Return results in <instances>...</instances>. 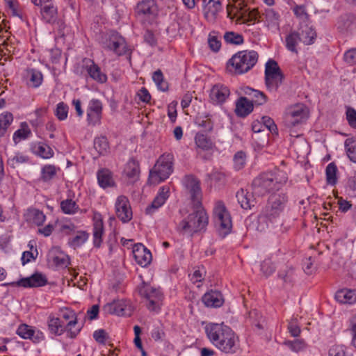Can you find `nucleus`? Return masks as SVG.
I'll use <instances>...</instances> for the list:
<instances>
[{"mask_svg":"<svg viewBox=\"0 0 356 356\" xmlns=\"http://www.w3.org/2000/svg\"><path fill=\"white\" fill-rule=\"evenodd\" d=\"M245 92L252 98L250 102H252V104H255L256 105H263L267 101L266 96L264 92L261 91L254 90L250 88H247Z\"/></svg>","mask_w":356,"mask_h":356,"instance_id":"nucleus-46","label":"nucleus"},{"mask_svg":"<svg viewBox=\"0 0 356 356\" xmlns=\"http://www.w3.org/2000/svg\"><path fill=\"white\" fill-rule=\"evenodd\" d=\"M208 224V216L201 206L193 205V209L186 216L183 215L182 220L177 227L178 232L183 235L193 236L201 231Z\"/></svg>","mask_w":356,"mask_h":356,"instance_id":"nucleus-4","label":"nucleus"},{"mask_svg":"<svg viewBox=\"0 0 356 356\" xmlns=\"http://www.w3.org/2000/svg\"><path fill=\"white\" fill-rule=\"evenodd\" d=\"M115 210L117 217L124 223L132 219L133 213L128 197L125 195H119L115 203Z\"/></svg>","mask_w":356,"mask_h":356,"instance_id":"nucleus-15","label":"nucleus"},{"mask_svg":"<svg viewBox=\"0 0 356 356\" xmlns=\"http://www.w3.org/2000/svg\"><path fill=\"white\" fill-rule=\"evenodd\" d=\"M259 55L251 50L240 51L227 62V70L234 74H243L250 71L257 63Z\"/></svg>","mask_w":356,"mask_h":356,"instance_id":"nucleus-8","label":"nucleus"},{"mask_svg":"<svg viewBox=\"0 0 356 356\" xmlns=\"http://www.w3.org/2000/svg\"><path fill=\"white\" fill-rule=\"evenodd\" d=\"M284 344L291 351L298 353L303 350L306 347V343L302 339H294L293 341L286 340Z\"/></svg>","mask_w":356,"mask_h":356,"instance_id":"nucleus-56","label":"nucleus"},{"mask_svg":"<svg viewBox=\"0 0 356 356\" xmlns=\"http://www.w3.org/2000/svg\"><path fill=\"white\" fill-rule=\"evenodd\" d=\"M102 115V104L98 99L89 102L87 108V121L89 125L95 126L101 122Z\"/></svg>","mask_w":356,"mask_h":356,"instance_id":"nucleus-18","label":"nucleus"},{"mask_svg":"<svg viewBox=\"0 0 356 356\" xmlns=\"http://www.w3.org/2000/svg\"><path fill=\"white\" fill-rule=\"evenodd\" d=\"M93 243L95 247H99L104 235V222L102 215L98 212H94L93 218Z\"/></svg>","mask_w":356,"mask_h":356,"instance_id":"nucleus-28","label":"nucleus"},{"mask_svg":"<svg viewBox=\"0 0 356 356\" xmlns=\"http://www.w3.org/2000/svg\"><path fill=\"white\" fill-rule=\"evenodd\" d=\"M172 154H163L161 155L149 172L148 179L149 184L156 185L168 178L172 172Z\"/></svg>","mask_w":356,"mask_h":356,"instance_id":"nucleus-9","label":"nucleus"},{"mask_svg":"<svg viewBox=\"0 0 356 356\" xmlns=\"http://www.w3.org/2000/svg\"><path fill=\"white\" fill-rule=\"evenodd\" d=\"M3 1L6 8L10 10L13 16L22 19L23 13L18 0Z\"/></svg>","mask_w":356,"mask_h":356,"instance_id":"nucleus-49","label":"nucleus"},{"mask_svg":"<svg viewBox=\"0 0 356 356\" xmlns=\"http://www.w3.org/2000/svg\"><path fill=\"white\" fill-rule=\"evenodd\" d=\"M208 224V216L201 206L193 205V209L186 216L183 215L182 220L177 227L178 232L183 235L193 236L201 231Z\"/></svg>","mask_w":356,"mask_h":356,"instance_id":"nucleus-5","label":"nucleus"},{"mask_svg":"<svg viewBox=\"0 0 356 356\" xmlns=\"http://www.w3.org/2000/svg\"><path fill=\"white\" fill-rule=\"evenodd\" d=\"M213 216L216 226L222 235H227L231 231L232 223L229 213L224 203L218 201L213 208Z\"/></svg>","mask_w":356,"mask_h":356,"instance_id":"nucleus-11","label":"nucleus"},{"mask_svg":"<svg viewBox=\"0 0 356 356\" xmlns=\"http://www.w3.org/2000/svg\"><path fill=\"white\" fill-rule=\"evenodd\" d=\"M223 38L225 42L229 44L238 45L243 43V35L233 31L226 32Z\"/></svg>","mask_w":356,"mask_h":356,"instance_id":"nucleus-57","label":"nucleus"},{"mask_svg":"<svg viewBox=\"0 0 356 356\" xmlns=\"http://www.w3.org/2000/svg\"><path fill=\"white\" fill-rule=\"evenodd\" d=\"M27 161V156L21 153H16L8 159L7 163L12 168H15L17 165L26 163Z\"/></svg>","mask_w":356,"mask_h":356,"instance_id":"nucleus-61","label":"nucleus"},{"mask_svg":"<svg viewBox=\"0 0 356 356\" xmlns=\"http://www.w3.org/2000/svg\"><path fill=\"white\" fill-rule=\"evenodd\" d=\"M97 178L99 186L104 189L115 186L113 172L107 168L99 170L97 172Z\"/></svg>","mask_w":356,"mask_h":356,"instance_id":"nucleus-31","label":"nucleus"},{"mask_svg":"<svg viewBox=\"0 0 356 356\" xmlns=\"http://www.w3.org/2000/svg\"><path fill=\"white\" fill-rule=\"evenodd\" d=\"M208 224V216L201 206L193 205V209L186 216L183 215L182 220L177 227L178 232L183 235L193 236L201 231Z\"/></svg>","mask_w":356,"mask_h":356,"instance_id":"nucleus-6","label":"nucleus"},{"mask_svg":"<svg viewBox=\"0 0 356 356\" xmlns=\"http://www.w3.org/2000/svg\"><path fill=\"white\" fill-rule=\"evenodd\" d=\"M242 4V2H238L235 5L234 17L241 20L242 23H254L260 17L258 10L255 8L251 10Z\"/></svg>","mask_w":356,"mask_h":356,"instance_id":"nucleus-16","label":"nucleus"},{"mask_svg":"<svg viewBox=\"0 0 356 356\" xmlns=\"http://www.w3.org/2000/svg\"><path fill=\"white\" fill-rule=\"evenodd\" d=\"M170 188L168 186H163L160 188L157 195L152 204L145 209L147 214H152L155 210L161 207L169 197Z\"/></svg>","mask_w":356,"mask_h":356,"instance_id":"nucleus-30","label":"nucleus"},{"mask_svg":"<svg viewBox=\"0 0 356 356\" xmlns=\"http://www.w3.org/2000/svg\"><path fill=\"white\" fill-rule=\"evenodd\" d=\"M136 12L143 19H154L158 13L157 6L154 0H143L138 3Z\"/></svg>","mask_w":356,"mask_h":356,"instance_id":"nucleus-19","label":"nucleus"},{"mask_svg":"<svg viewBox=\"0 0 356 356\" xmlns=\"http://www.w3.org/2000/svg\"><path fill=\"white\" fill-rule=\"evenodd\" d=\"M349 330L352 336L351 343L356 350V315L350 319Z\"/></svg>","mask_w":356,"mask_h":356,"instance_id":"nucleus-64","label":"nucleus"},{"mask_svg":"<svg viewBox=\"0 0 356 356\" xmlns=\"http://www.w3.org/2000/svg\"><path fill=\"white\" fill-rule=\"evenodd\" d=\"M337 168L334 163H329L325 169L326 181L330 185L334 186L337 181Z\"/></svg>","mask_w":356,"mask_h":356,"instance_id":"nucleus-51","label":"nucleus"},{"mask_svg":"<svg viewBox=\"0 0 356 356\" xmlns=\"http://www.w3.org/2000/svg\"><path fill=\"white\" fill-rule=\"evenodd\" d=\"M195 143L197 148L203 151L210 150L213 147L211 140L207 135L202 133H197L195 135Z\"/></svg>","mask_w":356,"mask_h":356,"instance_id":"nucleus-44","label":"nucleus"},{"mask_svg":"<svg viewBox=\"0 0 356 356\" xmlns=\"http://www.w3.org/2000/svg\"><path fill=\"white\" fill-rule=\"evenodd\" d=\"M104 310L108 314L118 316H129L131 314L130 307L124 300L108 303L104 307Z\"/></svg>","mask_w":356,"mask_h":356,"instance_id":"nucleus-26","label":"nucleus"},{"mask_svg":"<svg viewBox=\"0 0 356 356\" xmlns=\"http://www.w3.org/2000/svg\"><path fill=\"white\" fill-rule=\"evenodd\" d=\"M27 84L33 88L39 87L42 82L43 76L42 73L34 69L26 70Z\"/></svg>","mask_w":356,"mask_h":356,"instance_id":"nucleus-42","label":"nucleus"},{"mask_svg":"<svg viewBox=\"0 0 356 356\" xmlns=\"http://www.w3.org/2000/svg\"><path fill=\"white\" fill-rule=\"evenodd\" d=\"M33 152L42 159H48L54 156V151L48 145L39 143L34 145Z\"/></svg>","mask_w":356,"mask_h":356,"instance_id":"nucleus-45","label":"nucleus"},{"mask_svg":"<svg viewBox=\"0 0 356 356\" xmlns=\"http://www.w3.org/2000/svg\"><path fill=\"white\" fill-rule=\"evenodd\" d=\"M13 120V117L11 113L5 112L0 115V138L4 135Z\"/></svg>","mask_w":356,"mask_h":356,"instance_id":"nucleus-52","label":"nucleus"},{"mask_svg":"<svg viewBox=\"0 0 356 356\" xmlns=\"http://www.w3.org/2000/svg\"><path fill=\"white\" fill-rule=\"evenodd\" d=\"M152 79L159 90L163 92L168 90V84L167 81L164 80L163 73L160 70H158L154 72Z\"/></svg>","mask_w":356,"mask_h":356,"instance_id":"nucleus-54","label":"nucleus"},{"mask_svg":"<svg viewBox=\"0 0 356 356\" xmlns=\"http://www.w3.org/2000/svg\"><path fill=\"white\" fill-rule=\"evenodd\" d=\"M42 18L48 23L55 22L57 15V8L51 1L40 10Z\"/></svg>","mask_w":356,"mask_h":356,"instance_id":"nucleus-40","label":"nucleus"},{"mask_svg":"<svg viewBox=\"0 0 356 356\" xmlns=\"http://www.w3.org/2000/svg\"><path fill=\"white\" fill-rule=\"evenodd\" d=\"M299 42H301V40L297 31H291L285 38L286 47L293 53L298 54L297 46Z\"/></svg>","mask_w":356,"mask_h":356,"instance_id":"nucleus-41","label":"nucleus"},{"mask_svg":"<svg viewBox=\"0 0 356 356\" xmlns=\"http://www.w3.org/2000/svg\"><path fill=\"white\" fill-rule=\"evenodd\" d=\"M309 118V110L303 104H296L289 106L285 111L286 126L292 128L305 122Z\"/></svg>","mask_w":356,"mask_h":356,"instance_id":"nucleus-10","label":"nucleus"},{"mask_svg":"<svg viewBox=\"0 0 356 356\" xmlns=\"http://www.w3.org/2000/svg\"><path fill=\"white\" fill-rule=\"evenodd\" d=\"M105 47L118 55H123L128 51L125 40L118 33H112L105 43Z\"/></svg>","mask_w":356,"mask_h":356,"instance_id":"nucleus-21","label":"nucleus"},{"mask_svg":"<svg viewBox=\"0 0 356 356\" xmlns=\"http://www.w3.org/2000/svg\"><path fill=\"white\" fill-rule=\"evenodd\" d=\"M55 225H57V228L60 233L64 234L65 235H70L76 230V226L74 223L70 222H55Z\"/></svg>","mask_w":356,"mask_h":356,"instance_id":"nucleus-59","label":"nucleus"},{"mask_svg":"<svg viewBox=\"0 0 356 356\" xmlns=\"http://www.w3.org/2000/svg\"><path fill=\"white\" fill-rule=\"evenodd\" d=\"M56 174V168L54 165H47L42 169V179L48 181L52 179Z\"/></svg>","mask_w":356,"mask_h":356,"instance_id":"nucleus-60","label":"nucleus"},{"mask_svg":"<svg viewBox=\"0 0 356 356\" xmlns=\"http://www.w3.org/2000/svg\"><path fill=\"white\" fill-rule=\"evenodd\" d=\"M140 294L147 300V307L149 310L158 312L162 305L163 295L156 289L147 284H144L139 289Z\"/></svg>","mask_w":356,"mask_h":356,"instance_id":"nucleus-13","label":"nucleus"},{"mask_svg":"<svg viewBox=\"0 0 356 356\" xmlns=\"http://www.w3.org/2000/svg\"><path fill=\"white\" fill-rule=\"evenodd\" d=\"M133 255L136 263L142 267L147 266L152 261L150 251L140 243L134 246Z\"/></svg>","mask_w":356,"mask_h":356,"instance_id":"nucleus-23","label":"nucleus"},{"mask_svg":"<svg viewBox=\"0 0 356 356\" xmlns=\"http://www.w3.org/2000/svg\"><path fill=\"white\" fill-rule=\"evenodd\" d=\"M68 113V106L63 102L57 104L55 111V115L60 120H64L67 118Z\"/></svg>","mask_w":356,"mask_h":356,"instance_id":"nucleus-63","label":"nucleus"},{"mask_svg":"<svg viewBox=\"0 0 356 356\" xmlns=\"http://www.w3.org/2000/svg\"><path fill=\"white\" fill-rule=\"evenodd\" d=\"M253 111V104L247 97L239 98L236 103L235 113L238 116L245 117Z\"/></svg>","mask_w":356,"mask_h":356,"instance_id":"nucleus-34","label":"nucleus"},{"mask_svg":"<svg viewBox=\"0 0 356 356\" xmlns=\"http://www.w3.org/2000/svg\"><path fill=\"white\" fill-rule=\"evenodd\" d=\"M75 234V236L68 241V245L73 249H76L83 245L89 237V234L86 231L79 230L76 232Z\"/></svg>","mask_w":356,"mask_h":356,"instance_id":"nucleus-43","label":"nucleus"},{"mask_svg":"<svg viewBox=\"0 0 356 356\" xmlns=\"http://www.w3.org/2000/svg\"><path fill=\"white\" fill-rule=\"evenodd\" d=\"M31 134V130L26 123H22L21 128L17 130L13 134V140L18 143L22 140L26 139Z\"/></svg>","mask_w":356,"mask_h":356,"instance_id":"nucleus-53","label":"nucleus"},{"mask_svg":"<svg viewBox=\"0 0 356 356\" xmlns=\"http://www.w3.org/2000/svg\"><path fill=\"white\" fill-rule=\"evenodd\" d=\"M284 194H274L270 197L268 203L262 210L258 218L257 229L264 231L268 226V222L274 223L282 213L286 202Z\"/></svg>","mask_w":356,"mask_h":356,"instance_id":"nucleus-7","label":"nucleus"},{"mask_svg":"<svg viewBox=\"0 0 356 356\" xmlns=\"http://www.w3.org/2000/svg\"><path fill=\"white\" fill-rule=\"evenodd\" d=\"M280 69L277 63L273 60H269L265 66V76L280 73Z\"/></svg>","mask_w":356,"mask_h":356,"instance_id":"nucleus-62","label":"nucleus"},{"mask_svg":"<svg viewBox=\"0 0 356 356\" xmlns=\"http://www.w3.org/2000/svg\"><path fill=\"white\" fill-rule=\"evenodd\" d=\"M94 147L99 154H104L108 149V143L104 136L96 138L94 140Z\"/></svg>","mask_w":356,"mask_h":356,"instance_id":"nucleus-58","label":"nucleus"},{"mask_svg":"<svg viewBox=\"0 0 356 356\" xmlns=\"http://www.w3.org/2000/svg\"><path fill=\"white\" fill-rule=\"evenodd\" d=\"M335 298L342 304H353L356 302V291L355 290L343 289L336 293Z\"/></svg>","mask_w":356,"mask_h":356,"instance_id":"nucleus-38","label":"nucleus"},{"mask_svg":"<svg viewBox=\"0 0 356 356\" xmlns=\"http://www.w3.org/2000/svg\"><path fill=\"white\" fill-rule=\"evenodd\" d=\"M47 260L56 267L66 268L70 264V258L59 247H53L48 252Z\"/></svg>","mask_w":356,"mask_h":356,"instance_id":"nucleus-22","label":"nucleus"},{"mask_svg":"<svg viewBox=\"0 0 356 356\" xmlns=\"http://www.w3.org/2000/svg\"><path fill=\"white\" fill-rule=\"evenodd\" d=\"M283 75L282 72L266 76V84L268 90H276L282 83Z\"/></svg>","mask_w":356,"mask_h":356,"instance_id":"nucleus-48","label":"nucleus"},{"mask_svg":"<svg viewBox=\"0 0 356 356\" xmlns=\"http://www.w3.org/2000/svg\"><path fill=\"white\" fill-rule=\"evenodd\" d=\"M286 172L275 169L273 171L264 172L253 181L254 192L264 195L266 193L279 191L287 181Z\"/></svg>","mask_w":356,"mask_h":356,"instance_id":"nucleus-2","label":"nucleus"},{"mask_svg":"<svg viewBox=\"0 0 356 356\" xmlns=\"http://www.w3.org/2000/svg\"><path fill=\"white\" fill-rule=\"evenodd\" d=\"M182 183L193 205L201 206L202 192L200 180L193 175H188L184 177Z\"/></svg>","mask_w":356,"mask_h":356,"instance_id":"nucleus-12","label":"nucleus"},{"mask_svg":"<svg viewBox=\"0 0 356 356\" xmlns=\"http://www.w3.org/2000/svg\"><path fill=\"white\" fill-rule=\"evenodd\" d=\"M27 218L37 226H41L45 221L46 216L42 211L36 209H31L28 210Z\"/></svg>","mask_w":356,"mask_h":356,"instance_id":"nucleus-47","label":"nucleus"},{"mask_svg":"<svg viewBox=\"0 0 356 356\" xmlns=\"http://www.w3.org/2000/svg\"><path fill=\"white\" fill-rule=\"evenodd\" d=\"M208 224V216L201 206L193 205V209L186 216L183 215L182 220L177 227L178 232L183 235L193 236L201 231Z\"/></svg>","mask_w":356,"mask_h":356,"instance_id":"nucleus-3","label":"nucleus"},{"mask_svg":"<svg viewBox=\"0 0 356 356\" xmlns=\"http://www.w3.org/2000/svg\"><path fill=\"white\" fill-rule=\"evenodd\" d=\"M47 282V278L41 273H35L31 277L21 279L17 282H12V286H21L24 287H39L44 286Z\"/></svg>","mask_w":356,"mask_h":356,"instance_id":"nucleus-24","label":"nucleus"},{"mask_svg":"<svg viewBox=\"0 0 356 356\" xmlns=\"http://www.w3.org/2000/svg\"><path fill=\"white\" fill-rule=\"evenodd\" d=\"M230 95V90L227 86L218 83L214 85L210 91V99L214 104H222L226 101Z\"/></svg>","mask_w":356,"mask_h":356,"instance_id":"nucleus-27","label":"nucleus"},{"mask_svg":"<svg viewBox=\"0 0 356 356\" xmlns=\"http://www.w3.org/2000/svg\"><path fill=\"white\" fill-rule=\"evenodd\" d=\"M60 208L64 213L69 215L76 213L79 209L76 202L71 199L63 200L60 203Z\"/></svg>","mask_w":356,"mask_h":356,"instance_id":"nucleus-50","label":"nucleus"},{"mask_svg":"<svg viewBox=\"0 0 356 356\" xmlns=\"http://www.w3.org/2000/svg\"><path fill=\"white\" fill-rule=\"evenodd\" d=\"M345 147L350 160L356 163V140L347 138L345 140Z\"/></svg>","mask_w":356,"mask_h":356,"instance_id":"nucleus-55","label":"nucleus"},{"mask_svg":"<svg viewBox=\"0 0 356 356\" xmlns=\"http://www.w3.org/2000/svg\"><path fill=\"white\" fill-rule=\"evenodd\" d=\"M236 198L241 207L244 209H249L254 204V197L251 193L241 189L236 193Z\"/></svg>","mask_w":356,"mask_h":356,"instance_id":"nucleus-39","label":"nucleus"},{"mask_svg":"<svg viewBox=\"0 0 356 356\" xmlns=\"http://www.w3.org/2000/svg\"><path fill=\"white\" fill-rule=\"evenodd\" d=\"M265 23L267 26L273 30L277 31L280 27V15L273 8H267L264 13Z\"/></svg>","mask_w":356,"mask_h":356,"instance_id":"nucleus-37","label":"nucleus"},{"mask_svg":"<svg viewBox=\"0 0 356 356\" xmlns=\"http://www.w3.org/2000/svg\"><path fill=\"white\" fill-rule=\"evenodd\" d=\"M61 317L68 321L66 325L67 336L71 339L76 337L80 332V328L74 329L77 324V319L75 312L69 308H63L60 310Z\"/></svg>","mask_w":356,"mask_h":356,"instance_id":"nucleus-20","label":"nucleus"},{"mask_svg":"<svg viewBox=\"0 0 356 356\" xmlns=\"http://www.w3.org/2000/svg\"><path fill=\"white\" fill-rule=\"evenodd\" d=\"M124 174L131 182H135L138 179L140 175L138 163L133 159H129L125 165Z\"/></svg>","mask_w":356,"mask_h":356,"instance_id":"nucleus-35","label":"nucleus"},{"mask_svg":"<svg viewBox=\"0 0 356 356\" xmlns=\"http://www.w3.org/2000/svg\"><path fill=\"white\" fill-rule=\"evenodd\" d=\"M205 332L210 342L223 353L234 354L240 349L238 336L223 323L207 324Z\"/></svg>","mask_w":356,"mask_h":356,"instance_id":"nucleus-1","label":"nucleus"},{"mask_svg":"<svg viewBox=\"0 0 356 356\" xmlns=\"http://www.w3.org/2000/svg\"><path fill=\"white\" fill-rule=\"evenodd\" d=\"M300 35L301 42L305 45H309L314 42L316 33L312 26L307 24H302L297 30Z\"/></svg>","mask_w":356,"mask_h":356,"instance_id":"nucleus-32","label":"nucleus"},{"mask_svg":"<svg viewBox=\"0 0 356 356\" xmlns=\"http://www.w3.org/2000/svg\"><path fill=\"white\" fill-rule=\"evenodd\" d=\"M17 334L20 337L25 339H31L35 343H39L44 339L42 332L39 330L35 331L26 324L20 325L17 330Z\"/></svg>","mask_w":356,"mask_h":356,"instance_id":"nucleus-25","label":"nucleus"},{"mask_svg":"<svg viewBox=\"0 0 356 356\" xmlns=\"http://www.w3.org/2000/svg\"><path fill=\"white\" fill-rule=\"evenodd\" d=\"M170 188L168 186H163L160 188L157 195L152 204L145 209L147 214H152L155 210L161 207L169 197Z\"/></svg>","mask_w":356,"mask_h":356,"instance_id":"nucleus-29","label":"nucleus"},{"mask_svg":"<svg viewBox=\"0 0 356 356\" xmlns=\"http://www.w3.org/2000/svg\"><path fill=\"white\" fill-rule=\"evenodd\" d=\"M47 325L50 332L56 336H60L67 331L66 325L63 324L60 318L51 314L48 317Z\"/></svg>","mask_w":356,"mask_h":356,"instance_id":"nucleus-36","label":"nucleus"},{"mask_svg":"<svg viewBox=\"0 0 356 356\" xmlns=\"http://www.w3.org/2000/svg\"><path fill=\"white\" fill-rule=\"evenodd\" d=\"M81 67V70L79 72L81 74L88 75L91 79L100 83H104L107 81V76L102 72L100 67L92 60L84 58ZM76 71L79 72V69Z\"/></svg>","mask_w":356,"mask_h":356,"instance_id":"nucleus-14","label":"nucleus"},{"mask_svg":"<svg viewBox=\"0 0 356 356\" xmlns=\"http://www.w3.org/2000/svg\"><path fill=\"white\" fill-rule=\"evenodd\" d=\"M222 10L220 0H203V15L207 22H216Z\"/></svg>","mask_w":356,"mask_h":356,"instance_id":"nucleus-17","label":"nucleus"},{"mask_svg":"<svg viewBox=\"0 0 356 356\" xmlns=\"http://www.w3.org/2000/svg\"><path fill=\"white\" fill-rule=\"evenodd\" d=\"M202 300L203 303L209 307H219L224 302L222 294L216 291H211L206 293Z\"/></svg>","mask_w":356,"mask_h":356,"instance_id":"nucleus-33","label":"nucleus"}]
</instances>
